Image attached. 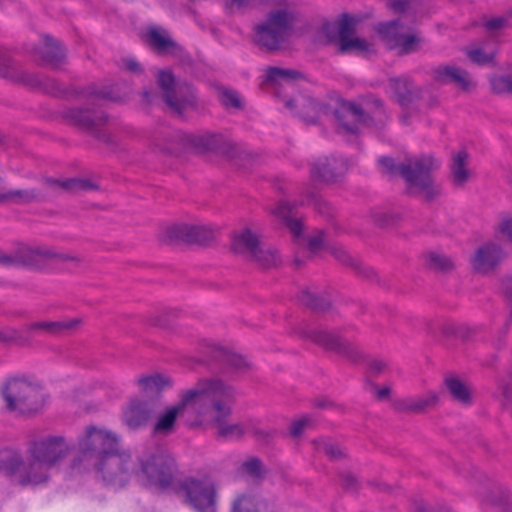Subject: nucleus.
Returning <instances> with one entry per match:
<instances>
[{
  "instance_id": "obj_1",
  "label": "nucleus",
  "mask_w": 512,
  "mask_h": 512,
  "mask_svg": "<svg viewBox=\"0 0 512 512\" xmlns=\"http://www.w3.org/2000/svg\"><path fill=\"white\" fill-rule=\"evenodd\" d=\"M68 451L63 437H47L30 443L28 461L18 452H6L0 458V470L13 485L23 488L44 485L50 479L49 470L64 459Z\"/></svg>"
},
{
  "instance_id": "obj_2",
  "label": "nucleus",
  "mask_w": 512,
  "mask_h": 512,
  "mask_svg": "<svg viewBox=\"0 0 512 512\" xmlns=\"http://www.w3.org/2000/svg\"><path fill=\"white\" fill-rule=\"evenodd\" d=\"M130 454L120 453L119 446L114 452L102 456L100 460L90 466L109 485L124 486L132 474L141 478L145 485L160 489L172 486L175 476V462L172 458L162 454H151L139 460V469Z\"/></svg>"
},
{
  "instance_id": "obj_3",
  "label": "nucleus",
  "mask_w": 512,
  "mask_h": 512,
  "mask_svg": "<svg viewBox=\"0 0 512 512\" xmlns=\"http://www.w3.org/2000/svg\"><path fill=\"white\" fill-rule=\"evenodd\" d=\"M41 185L42 189H0V204L28 205L42 203L51 201L64 193L76 194L98 189L97 184L86 178L58 179L43 177Z\"/></svg>"
},
{
  "instance_id": "obj_4",
  "label": "nucleus",
  "mask_w": 512,
  "mask_h": 512,
  "mask_svg": "<svg viewBox=\"0 0 512 512\" xmlns=\"http://www.w3.org/2000/svg\"><path fill=\"white\" fill-rule=\"evenodd\" d=\"M207 379L199 380L196 385L186 390L180 401L160 414L153 428L155 434L169 435L173 432L178 417L184 418L186 425L197 427L205 418Z\"/></svg>"
},
{
  "instance_id": "obj_5",
  "label": "nucleus",
  "mask_w": 512,
  "mask_h": 512,
  "mask_svg": "<svg viewBox=\"0 0 512 512\" xmlns=\"http://www.w3.org/2000/svg\"><path fill=\"white\" fill-rule=\"evenodd\" d=\"M206 411L205 417L215 412L213 425L216 427V438L223 440L240 439L245 434L242 424H229L226 419L230 416L232 409L231 404L235 399V390L232 386L227 385L220 379H207L206 387Z\"/></svg>"
},
{
  "instance_id": "obj_6",
  "label": "nucleus",
  "mask_w": 512,
  "mask_h": 512,
  "mask_svg": "<svg viewBox=\"0 0 512 512\" xmlns=\"http://www.w3.org/2000/svg\"><path fill=\"white\" fill-rule=\"evenodd\" d=\"M341 132L357 134L361 126L383 129L389 120L383 101L375 96H368L365 108L360 105L342 100L333 111Z\"/></svg>"
},
{
  "instance_id": "obj_7",
  "label": "nucleus",
  "mask_w": 512,
  "mask_h": 512,
  "mask_svg": "<svg viewBox=\"0 0 512 512\" xmlns=\"http://www.w3.org/2000/svg\"><path fill=\"white\" fill-rule=\"evenodd\" d=\"M378 163L385 173L392 176L400 175L410 187L416 188L427 201H431L439 195L440 189L434 185L431 176L432 170L438 166L433 156L422 155L400 164H396L391 157L382 156Z\"/></svg>"
},
{
  "instance_id": "obj_8",
  "label": "nucleus",
  "mask_w": 512,
  "mask_h": 512,
  "mask_svg": "<svg viewBox=\"0 0 512 512\" xmlns=\"http://www.w3.org/2000/svg\"><path fill=\"white\" fill-rule=\"evenodd\" d=\"M176 142H180L200 152L230 154L233 150L232 144L222 134L212 132L191 134L165 128L157 132L153 137L155 147L167 153L177 152Z\"/></svg>"
},
{
  "instance_id": "obj_9",
  "label": "nucleus",
  "mask_w": 512,
  "mask_h": 512,
  "mask_svg": "<svg viewBox=\"0 0 512 512\" xmlns=\"http://www.w3.org/2000/svg\"><path fill=\"white\" fill-rule=\"evenodd\" d=\"M291 333L301 339L310 340L325 351L333 352L353 364H360L367 360L360 347L345 338L338 330L312 328L308 323L303 322L295 326Z\"/></svg>"
},
{
  "instance_id": "obj_10",
  "label": "nucleus",
  "mask_w": 512,
  "mask_h": 512,
  "mask_svg": "<svg viewBox=\"0 0 512 512\" xmlns=\"http://www.w3.org/2000/svg\"><path fill=\"white\" fill-rule=\"evenodd\" d=\"M82 257L66 251H60L48 246H25L18 248L14 255H8L0 251V265L24 266L27 268L42 270L49 262L71 263L78 266Z\"/></svg>"
},
{
  "instance_id": "obj_11",
  "label": "nucleus",
  "mask_w": 512,
  "mask_h": 512,
  "mask_svg": "<svg viewBox=\"0 0 512 512\" xmlns=\"http://www.w3.org/2000/svg\"><path fill=\"white\" fill-rule=\"evenodd\" d=\"M2 396L9 411L22 415L35 414L44 405L41 386L24 377L8 379L2 388Z\"/></svg>"
},
{
  "instance_id": "obj_12",
  "label": "nucleus",
  "mask_w": 512,
  "mask_h": 512,
  "mask_svg": "<svg viewBox=\"0 0 512 512\" xmlns=\"http://www.w3.org/2000/svg\"><path fill=\"white\" fill-rule=\"evenodd\" d=\"M157 84L162 91L164 103L176 115L181 116L187 109L196 108L197 96L190 83L177 82L172 72L160 70Z\"/></svg>"
},
{
  "instance_id": "obj_13",
  "label": "nucleus",
  "mask_w": 512,
  "mask_h": 512,
  "mask_svg": "<svg viewBox=\"0 0 512 512\" xmlns=\"http://www.w3.org/2000/svg\"><path fill=\"white\" fill-rule=\"evenodd\" d=\"M118 446L116 435L96 426H89L79 441L80 455L74 459L72 465L77 467L81 463H85V467L89 469L102 456L116 451Z\"/></svg>"
},
{
  "instance_id": "obj_14",
  "label": "nucleus",
  "mask_w": 512,
  "mask_h": 512,
  "mask_svg": "<svg viewBox=\"0 0 512 512\" xmlns=\"http://www.w3.org/2000/svg\"><path fill=\"white\" fill-rule=\"evenodd\" d=\"M292 22L293 16L286 10L270 12L266 21L254 28L255 44L267 51L278 50L289 35Z\"/></svg>"
},
{
  "instance_id": "obj_15",
  "label": "nucleus",
  "mask_w": 512,
  "mask_h": 512,
  "mask_svg": "<svg viewBox=\"0 0 512 512\" xmlns=\"http://www.w3.org/2000/svg\"><path fill=\"white\" fill-rule=\"evenodd\" d=\"M179 490L186 503L197 512L216 511L217 487L211 479L188 477L181 481Z\"/></svg>"
},
{
  "instance_id": "obj_16",
  "label": "nucleus",
  "mask_w": 512,
  "mask_h": 512,
  "mask_svg": "<svg viewBox=\"0 0 512 512\" xmlns=\"http://www.w3.org/2000/svg\"><path fill=\"white\" fill-rule=\"evenodd\" d=\"M63 117L73 125L91 133L95 138L110 143L109 136L101 130V127L106 124L108 116L94 103L90 106L69 108L63 112Z\"/></svg>"
},
{
  "instance_id": "obj_17",
  "label": "nucleus",
  "mask_w": 512,
  "mask_h": 512,
  "mask_svg": "<svg viewBox=\"0 0 512 512\" xmlns=\"http://www.w3.org/2000/svg\"><path fill=\"white\" fill-rule=\"evenodd\" d=\"M171 243L205 246L214 240V231L203 225L177 224L167 229Z\"/></svg>"
},
{
  "instance_id": "obj_18",
  "label": "nucleus",
  "mask_w": 512,
  "mask_h": 512,
  "mask_svg": "<svg viewBox=\"0 0 512 512\" xmlns=\"http://www.w3.org/2000/svg\"><path fill=\"white\" fill-rule=\"evenodd\" d=\"M348 171V162L344 158L323 157L311 166V177L322 183H335L340 181Z\"/></svg>"
},
{
  "instance_id": "obj_19",
  "label": "nucleus",
  "mask_w": 512,
  "mask_h": 512,
  "mask_svg": "<svg viewBox=\"0 0 512 512\" xmlns=\"http://www.w3.org/2000/svg\"><path fill=\"white\" fill-rule=\"evenodd\" d=\"M82 324L81 318L64 319L59 321H36L24 326V334L30 339L34 335L62 336L76 331Z\"/></svg>"
},
{
  "instance_id": "obj_20",
  "label": "nucleus",
  "mask_w": 512,
  "mask_h": 512,
  "mask_svg": "<svg viewBox=\"0 0 512 512\" xmlns=\"http://www.w3.org/2000/svg\"><path fill=\"white\" fill-rule=\"evenodd\" d=\"M155 414L154 404L151 401L132 399L123 411V422L132 430L144 427Z\"/></svg>"
},
{
  "instance_id": "obj_21",
  "label": "nucleus",
  "mask_w": 512,
  "mask_h": 512,
  "mask_svg": "<svg viewBox=\"0 0 512 512\" xmlns=\"http://www.w3.org/2000/svg\"><path fill=\"white\" fill-rule=\"evenodd\" d=\"M431 77L439 84H454L465 92L475 86L468 71L452 65L434 67L431 70Z\"/></svg>"
},
{
  "instance_id": "obj_22",
  "label": "nucleus",
  "mask_w": 512,
  "mask_h": 512,
  "mask_svg": "<svg viewBox=\"0 0 512 512\" xmlns=\"http://www.w3.org/2000/svg\"><path fill=\"white\" fill-rule=\"evenodd\" d=\"M438 403L439 395L434 391H428L417 397L396 399L392 403V408L400 413L424 414L434 409Z\"/></svg>"
},
{
  "instance_id": "obj_23",
  "label": "nucleus",
  "mask_w": 512,
  "mask_h": 512,
  "mask_svg": "<svg viewBox=\"0 0 512 512\" xmlns=\"http://www.w3.org/2000/svg\"><path fill=\"white\" fill-rule=\"evenodd\" d=\"M360 20L356 17L352 18L350 24L344 23L341 34V42L338 46V52L341 54L354 53L357 55H365L371 50V44L365 39L356 37V29Z\"/></svg>"
},
{
  "instance_id": "obj_24",
  "label": "nucleus",
  "mask_w": 512,
  "mask_h": 512,
  "mask_svg": "<svg viewBox=\"0 0 512 512\" xmlns=\"http://www.w3.org/2000/svg\"><path fill=\"white\" fill-rule=\"evenodd\" d=\"M389 85L393 90L396 101L403 108H409L422 97V89L416 86L408 76L389 78Z\"/></svg>"
},
{
  "instance_id": "obj_25",
  "label": "nucleus",
  "mask_w": 512,
  "mask_h": 512,
  "mask_svg": "<svg viewBox=\"0 0 512 512\" xmlns=\"http://www.w3.org/2000/svg\"><path fill=\"white\" fill-rule=\"evenodd\" d=\"M17 83H21L32 89H37L55 97H67L70 94L69 91L64 88L56 79L42 76L36 73H29L25 70L22 71Z\"/></svg>"
},
{
  "instance_id": "obj_26",
  "label": "nucleus",
  "mask_w": 512,
  "mask_h": 512,
  "mask_svg": "<svg viewBox=\"0 0 512 512\" xmlns=\"http://www.w3.org/2000/svg\"><path fill=\"white\" fill-rule=\"evenodd\" d=\"M503 249L495 243H486L479 247L473 258L472 265L477 272L488 273L492 271L502 260Z\"/></svg>"
},
{
  "instance_id": "obj_27",
  "label": "nucleus",
  "mask_w": 512,
  "mask_h": 512,
  "mask_svg": "<svg viewBox=\"0 0 512 512\" xmlns=\"http://www.w3.org/2000/svg\"><path fill=\"white\" fill-rule=\"evenodd\" d=\"M43 46L35 47L33 53L38 55L44 64L50 65L53 68L59 67L64 63L66 58L65 50L61 47L59 42L50 35H43Z\"/></svg>"
},
{
  "instance_id": "obj_28",
  "label": "nucleus",
  "mask_w": 512,
  "mask_h": 512,
  "mask_svg": "<svg viewBox=\"0 0 512 512\" xmlns=\"http://www.w3.org/2000/svg\"><path fill=\"white\" fill-rule=\"evenodd\" d=\"M260 245L258 236L250 229H245L240 234L234 236L232 250L236 254L244 255L250 261Z\"/></svg>"
},
{
  "instance_id": "obj_29",
  "label": "nucleus",
  "mask_w": 512,
  "mask_h": 512,
  "mask_svg": "<svg viewBox=\"0 0 512 512\" xmlns=\"http://www.w3.org/2000/svg\"><path fill=\"white\" fill-rule=\"evenodd\" d=\"M469 154L462 150L452 156L450 164L451 180L455 187H463L469 180L471 172L468 169Z\"/></svg>"
},
{
  "instance_id": "obj_30",
  "label": "nucleus",
  "mask_w": 512,
  "mask_h": 512,
  "mask_svg": "<svg viewBox=\"0 0 512 512\" xmlns=\"http://www.w3.org/2000/svg\"><path fill=\"white\" fill-rule=\"evenodd\" d=\"M444 385L453 401L463 406L472 404V394L469 386L456 375H448L444 378Z\"/></svg>"
},
{
  "instance_id": "obj_31",
  "label": "nucleus",
  "mask_w": 512,
  "mask_h": 512,
  "mask_svg": "<svg viewBox=\"0 0 512 512\" xmlns=\"http://www.w3.org/2000/svg\"><path fill=\"white\" fill-rule=\"evenodd\" d=\"M137 384L143 395L149 398H158L165 388L172 385L169 377L160 374L142 376L137 380Z\"/></svg>"
},
{
  "instance_id": "obj_32",
  "label": "nucleus",
  "mask_w": 512,
  "mask_h": 512,
  "mask_svg": "<svg viewBox=\"0 0 512 512\" xmlns=\"http://www.w3.org/2000/svg\"><path fill=\"white\" fill-rule=\"evenodd\" d=\"M213 357L224 365L222 372L226 373L230 370L233 371H246L251 368V363L243 356L229 352L223 348H216L213 351Z\"/></svg>"
},
{
  "instance_id": "obj_33",
  "label": "nucleus",
  "mask_w": 512,
  "mask_h": 512,
  "mask_svg": "<svg viewBox=\"0 0 512 512\" xmlns=\"http://www.w3.org/2000/svg\"><path fill=\"white\" fill-rule=\"evenodd\" d=\"M403 25L400 20H391L389 22L379 23L375 30L386 44L388 49H396L405 33L402 31Z\"/></svg>"
},
{
  "instance_id": "obj_34",
  "label": "nucleus",
  "mask_w": 512,
  "mask_h": 512,
  "mask_svg": "<svg viewBox=\"0 0 512 512\" xmlns=\"http://www.w3.org/2000/svg\"><path fill=\"white\" fill-rule=\"evenodd\" d=\"M353 16L343 13L337 22H325L319 31L321 37L324 38L325 44H336L339 46L342 38L341 30L344 23L350 24Z\"/></svg>"
},
{
  "instance_id": "obj_35",
  "label": "nucleus",
  "mask_w": 512,
  "mask_h": 512,
  "mask_svg": "<svg viewBox=\"0 0 512 512\" xmlns=\"http://www.w3.org/2000/svg\"><path fill=\"white\" fill-rule=\"evenodd\" d=\"M293 207V204L287 201H281L273 210V213L284 221L291 233L295 236H300L303 230V224L300 219L291 216Z\"/></svg>"
},
{
  "instance_id": "obj_36",
  "label": "nucleus",
  "mask_w": 512,
  "mask_h": 512,
  "mask_svg": "<svg viewBox=\"0 0 512 512\" xmlns=\"http://www.w3.org/2000/svg\"><path fill=\"white\" fill-rule=\"evenodd\" d=\"M147 42L158 53H165L178 48V44L161 32L160 29L151 27L147 31Z\"/></svg>"
},
{
  "instance_id": "obj_37",
  "label": "nucleus",
  "mask_w": 512,
  "mask_h": 512,
  "mask_svg": "<svg viewBox=\"0 0 512 512\" xmlns=\"http://www.w3.org/2000/svg\"><path fill=\"white\" fill-rule=\"evenodd\" d=\"M299 301L302 305L316 313L324 312L330 308V300L328 298L312 293L308 289L301 291Z\"/></svg>"
},
{
  "instance_id": "obj_38",
  "label": "nucleus",
  "mask_w": 512,
  "mask_h": 512,
  "mask_svg": "<svg viewBox=\"0 0 512 512\" xmlns=\"http://www.w3.org/2000/svg\"><path fill=\"white\" fill-rule=\"evenodd\" d=\"M23 69L9 56L8 52L0 47V76L13 82H18Z\"/></svg>"
},
{
  "instance_id": "obj_39",
  "label": "nucleus",
  "mask_w": 512,
  "mask_h": 512,
  "mask_svg": "<svg viewBox=\"0 0 512 512\" xmlns=\"http://www.w3.org/2000/svg\"><path fill=\"white\" fill-rule=\"evenodd\" d=\"M302 78V73L294 69L269 67L266 72V82L271 84H277L279 81L290 83Z\"/></svg>"
},
{
  "instance_id": "obj_40",
  "label": "nucleus",
  "mask_w": 512,
  "mask_h": 512,
  "mask_svg": "<svg viewBox=\"0 0 512 512\" xmlns=\"http://www.w3.org/2000/svg\"><path fill=\"white\" fill-rule=\"evenodd\" d=\"M331 253L339 262L353 267L358 273L363 274L367 278H372L376 275L372 268L364 267L360 262L353 259L343 248L334 247L331 249Z\"/></svg>"
},
{
  "instance_id": "obj_41",
  "label": "nucleus",
  "mask_w": 512,
  "mask_h": 512,
  "mask_svg": "<svg viewBox=\"0 0 512 512\" xmlns=\"http://www.w3.org/2000/svg\"><path fill=\"white\" fill-rule=\"evenodd\" d=\"M424 257L425 264L430 270L446 273L454 269L453 260L443 253L429 252Z\"/></svg>"
},
{
  "instance_id": "obj_42",
  "label": "nucleus",
  "mask_w": 512,
  "mask_h": 512,
  "mask_svg": "<svg viewBox=\"0 0 512 512\" xmlns=\"http://www.w3.org/2000/svg\"><path fill=\"white\" fill-rule=\"evenodd\" d=\"M267 506L266 501H257L254 496L243 494L234 500L232 512H261Z\"/></svg>"
},
{
  "instance_id": "obj_43",
  "label": "nucleus",
  "mask_w": 512,
  "mask_h": 512,
  "mask_svg": "<svg viewBox=\"0 0 512 512\" xmlns=\"http://www.w3.org/2000/svg\"><path fill=\"white\" fill-rule=\"evenodd\" d=\"M250 261L257 263L262 268L275 267L280 263L277 251L273 248H264L262 245L257 249Z\"/></svg>"
},
{
  "instance_id": "obj_44",
  "label": "nucleus",
  "mask_w": 512,
  "mask_h": 512,
  "mask_svg": "<svg viewBox=\"0 0 512 512\" xmlns=\"http://www.w3.org/2000/svg\"><path fill=\"white\" fill-rule=\"evenodd\" d=\"M316 450L323 452L330 460H340L346 457V452L335 442L320 438L313 441Z\"/></svg>"
},
{
  "instance_id": "obj_45",
  "label": "nucleus",
  "mask_w": 512,
  "mask_h": 512,
  "mask_svg": "<svg viewBox=\"0 0 512 512\" xmlns=\"http://www.w3.org/2000/svg\"><path fill=\"white\" fill-rule=\"evenodd\" d=\"M239 471L250 476L258 482L263 480L266 473V469L262 460L256 456H252L245 460L241 464Z\"/></svg>"
},
{
  "instance_id": "obj_46",
  "label": "nucleus",
  "mask_w": 512,
  "mask_h": 512,
  "mask_svg": "<svg viewBox=\"0 0 512 512\" xmlns=\"http://www.w3.org/2000/svg\"><path fill=\"white\" fill-rule=\"evenodd\" d=\"M0 343L23 347L30 345V337L14 327H5L0 329Z\"/></svg>"
},
{
  "instance_id": "obj_47",
  "label": "nucleus",
  "mask_w": 512,
  "mask_h": 512,
  "mask_svg": "<svg viewBox=\"0 0 512 512\" xmlns=\"http://www.w3.org/2000/svg\"><path fill=\"white\" fill-rule=\"evenodd\" d=\"M77 94H81L88 98L92 99H102L108 100L112 102H116L120 100V97L115 95L111 87H103L101 89L96 86H88L87 88L77 92Z\"/></svg>"
},
{
  "instance_id": "obj_48",
  "label": "nucleus",
  "mask_w": 512,
  "mask_h": 512,
  "mask_svg": "<svg viewBox=\"0 0 512 512\" xmlns=\"http://www.w3.org/2000/svg\"><path fill=\"white\" fill-rule=\"evenodd\" d=\"M496 51L485 52L482 48H472L466 51L468 59L479 66L495 65Z\"/></svg>"
},
{
  "instance_id": "obj_49",
  "label": "nucleus",
  "mask_w": 512,
  "mask_h": 512,
  "mask_svg": "<svg viewBox=\"0 0 512 512\" xmlns=\"http://www.w3.org/2000/svg\"><path fill=\"white\" fill-rule=\"evenodd\" d=\"M422 39L415 34H404L396 46L399 55H407L419 50Z\"/></svg>"
},
{
  "instance_id": "obj_50",
  "label": "nucleus",
  "mask_w": 512,
  "mask_h": 512,
  "mask_svg": "<svg viewBox=\"0 0 512 512\" xmlns=\"http://www.w3.org/2000/svg\"><path fill=\"white\" fill-rule=\"evenodd\" d=\"M219 99H220L221 104L227 109H229V108L242 109L243 108L242 101H241L238 93L234 90H230V89L222 90L219 93Z\"/></svg>"
},
{
  "instance_id": "obj_51",
  "label": "nucleus",
  "mask_w": 512,
  "mask_h": 512,
  "mask_svg": "<svg viewBox=\"0 0 512 512\" xmlns=\"http://www.w3.org/2000/svg\"><path fill=\"white\" fill-rule=\"evenodd\" d=\"M491 88L496 94H512V75H500L491 79Z\"/></svg>"
},
{
  "instance_id": "obj_52",
  "label": "nucleus",
  "mask_w": 512,
  "mask_h": 512,
  "mask_svg": "<svg viewBox=\"0 0 512 512\" xmlns=\"http://www.w3.org/2000/svg\"><path fill=\"white\" fill-rule=\"evenodd\" d=\"M308 204L312 205L317 213L324 217H331L333 215L332 208L321 196L311 193L309 195Z\"/></svg>"
},
{
  "instance_id": "obj_53",
  "label": "nucleus",
  "mask_w": 512,
  "mask_h": 512,
  "mask_svg": "<svg viewBox=\"0 0 512 512\" xmlns=\"http://www.w3.org/2000/svg\"><path fill=\"white\" fill-rule=\"evenodd\" d=\"M492 502L500 506L504 512H512V492L510 490L500 488L494 495Z\"/></svg>"
},
{
  "instance_id": "obj_54",
  "label": "nucleus",
  "mask_w": 512,
  "mask_h": 512,
  "mask_svg": "<svg viewBox=\"0 0 512 512\" xmlns=\"http://www.w3.org/2000/svg\"><path fill=\"white\" fill-rule=\"evenodd\" d=\"M389 368V364L387 361L383 359H370L367 360V373L371 377H378L381 374H384Z\"/></svg>"
},
{
  "instance_id": "obj_55",
  "label": "nucleus",
  "mask_w": 512,
  "mask_h": 512,
  "mask_svg": "<svg viewBox=\"0 0 512 512\" xmlns=\"http://www.w3.org/2000/svg\"><path fill=\"white\" fill-rule=\"evenodd\" d=\"M509 26V18L505 16L495 17L483 23V28L491 34Z\"/></svg>"
},
{
  "instance_id": "obj_56",
  "label": "nucleus",
  "mask_w": 512,
  "mask_h": 512,
  "mask_svg": "<svg viewBox=\"0 0 512 512\" xmlns=\"http://www.w3.org/2000/svg\"><path fill=\"white\" fill-rule=\"evenodd\" d=\"M251 433L258 442L263 444L271 443L278 434L275 429H262L258 427H253Z\"/></svg>"
},
{
  "instance_id": "obj_57",
  "label": "nucleus",
  "mask_w": 512,
  "mask_h": 512,
  "mask_svg": "<svg viewBox=\"0 0 512 512\" xmlns=\"http://www.w3.org/2000/svg\"><path fill=\"white\" fill-rule=\"evenodd\" d=\"M305 102L307 103V107L309 109V112L307 114H302L301 117L303 120L309 124H315L319 117V111L321 109L320 103L313 99H305Z\"/></svg>"
},
{
  "instance_id": "obj_58",
  "label": "nucleus",
  "mask_w": 512,
  "mask_h": 512,
  "mask_svg": "<svg viewBox=\"0 0 512 512\" xmlns=\"http://www.w3.org/2000/svg\"><path fill=\"white\" fill-rule=\"evenodd\" d=\"M172 314L173 313L171 311L159 312L157 314L151 315L148 318V323L151 326L165 328L169 325Z\"/></svg>"
},
{
  "instance_id": "obj_59",
  "label": "nucleus",
  "mask_w": 512,
  "mask_h": 512,
  "mask_svg": "<svg viewBox=\"0 0 512 512\" xmlns=\"http://www.w3.org/2000/svg\"><path fill=\"white\" fill-rule=\"evenodd\" d=\"M342 487L347 491H356L358 489V480L354 474L345 471L339 474Z\"/></svg>"
},
{
  "instance_id": "obj_60",
  "label": "nucleus",
  "mask_w": 512,
  "mask_h": 512,
  "mask_svg": "<svg viewBox=\"0 0 512 512\" xmlns=\"http://www.w3.org/2000/svg\"><path fill=\"white\" fill-rule=\"evenodd\" d=\"M311 423V419L309 417H303L301 419L295 420L290 425V435L292 437H299L304 432V429Z\"/></svg>"
},
{
  "instance_id": "obj_61",
  "label": "nucleus",
  "mask_w": 512,
  "mask_h": 512,
  "mask_svg": "<svg viewBox=\"0 0 512 512\" xmlns=\"http://www.w3.org/2000/svg\"><path fill=\"white\" fill-rule=\"evenodd\" d=\"M497 231L512 244V217L504 216L498 224Z\"/></svg>"
},
{
  "instance_id": "obj_62",
  "label": "nucleus",
  "mask_w": 512,
  "mask_h": 512,
  "mask_svg": "<svg viewBox=\"0 0 512 512\" xmlns=\"http://www.w3.org/2000/svg\"><path fill=\"white\" fill-rule=\"evenodd\" d=\"M372 218L374 223L382 228L388 227L395 222V219L392 215L384 212H375L372 214Z\"/></svg>"
},
{
  "instance_id": "obj_63",
  "label": "nucleus",
  "mask_w": 512,
  "mask_h": 512,
  "mask_svg": "<svg viewBox=\"0 0 512 512\" xmlns=\"http://www.w3.org/2000/svg\"><path fill=\"white\" fill-rule=\"evenodd\" d=\"M325 234L319 231L316 235L311 236L308 240V249L310 252L315 253L320 250L324 245Z\"/></svg>"
},
{
  "instance_id": "obj_64",
  "label": "nucleus",
  "mask_w": 512,
  "mask_h": 512,
  "mask_svg": "<svg viewBox=\"0 0 512 512\" xmlns=\"http://www.w3.org/2000/svg\"><path fill=\"white\" fill-rule=\"evenodd\" d=\"M504 294L511 304L510 319H512V278H507L503 281Z\"/></svg>"
}]
</instances>
